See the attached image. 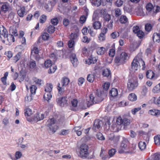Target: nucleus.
<instances>
[{
	"label": "nucleus",
	"mask_w": 160,
	"mask_h": 160,
	"mask_svg": "<svg viewBox=\"0 0 160 160\" xmlns=\"http://www.w3.org/2000/svg\"><path fill=\"white\" fill-rule=\"evenodd\" d=\"M119 21L122 23H125L128 21L127 17L124 15H122L121 16Z\"/></svg>",
	"instance_id": "nucleus-34"
},
{
	"label": "nucleus",
	"mask_w": 160,
	"mask_h": 160,
	"mask_svg": "<svg viewBox=\"0 0 160 160\" xmlns=\"http://www.w3.org/2000/svg\"><path fill=\"white\" fill-rule=\"evenodd\" d=\"M52 97V95L51 94V92H46L44 94L43 98L45 100L49 101Z\"/></svg>",
	"instance_id": "nucleus-29"
},
{
	"label": "nucleus",
	"mask_w": 160,
	"mask_h": 160,
	"mask_svg": "<svg viewBox=\"0 0 160 160\" xmlns=\"http://www.w3.org/2000/svg\"><path fill=\"white\" fill-rule=\"evenodd\" d=\"M30 112V109L29 107L27 108L25 110L24 114L27 120L29 122H30V116L29 112Z\"/></svg>",
	"instance_id": "nucleus-23"
},
{
	"label": "nucleus",
	"mask_w": 160,
	"mask_h": 160,
	"mask_svg": "<svg viewBox=\"0 0 160 160\" xmlns=\"http://www.w3.org/2000/svg\"><path fill=\"white\" fill-rule=\"evenodd\" d=\"M128 99L130 101H133L136 100L137 97L134 93H132L129 95Z\"/></svg>",
	"instance_id": "nucleus-31"
},
{
	"label": "nucleus",
	"mask_w": 160,
	"mask_h": 160,
	"mask_svg": "<svg viewBox=\"0 0 160 160\" xmlns=\"http://www.w3.org/2000/svg\"><path fill=\"white\" fill-rule=\"evenodd\" d=\"M154 142L157 145H159L160 144V135H158L154 137Z\"/></svg>",
	"instance_id": "nucleus-44"
},
{
	"label": "nucleus",
	"mask_w": 160,
	"mask_h": 160,
	"mask_svg": "<svg viewBox=\"0 0 160 160\" xmlns=\"http://www.w3.org/2000/svg\"><path fill=\"white\" fill-rule=\"evenodd\" d=\"M57 67L56 66H52L51 67L50 69L48 70V72L49 74H51L54 73Z\"/></svg>",
	"instance_id": "nucleus-43"
},
{
	"label": "nucleus",
	"mask_w": 160,
	"mask_h": 160,
	"mask_svg": "<svg viewBox=\"0 0 160 160\" xmlns=\"http://www.w3.org/2000/svg\"><path fill=\"white\" fill-rule=\"evenodd\" d=\"M15 156L16 158L15 160H18L21 158L22 156V153L21 152L18 151L16 152Z\"/></svg>",
	"instance_id": "nucleus-45"
},
{
	"label": "nucleus",
	"mask_w": 160,
	"mask_h": 160,
	"mask_svg": "<svg viewBox=\"0 0 160 160\" xmlns=\"http://www.w3.org/2000/svg\"><path fill=\"white\" fill-rule=\"evenodd\" d=\"M95 78V75L93 74H88L87 77V80L90 82H93Z\"/></svg>",
	"instance_id": "nucleus-40"
},
{
	"label": "nucleus",
	"mask_w": 160,
	"mask_h": 160,
	"mask_svg": "<svg viewBox=\"0 0 160 160\" xmlns=\"http://www.w3.org/2000/svg\"><path fill=\"white\" fill-rule=\"evenodd\" d=\"M104 18L105 21L108 22L111 19V17L110 15L107 14L104 16Z\"/></svg>",
	"instance_id": "nucleus-63"
},
{
	"label": "nucleus",
	"mask_w": 160,
	"mask_h": 160,
	"mask_svg": "<svg viewBox=\"0 0 160 160\" xmlns=\"http://www.w3.org/2000/svg\"><path fill=\"white\" fill-rule=\"evenodd\" d=\"M101 122L99 121H95L94 122L93 129L95 130L98 129L101 127Z\"/></svg>",
	"instance_id": "nucleus-28"
},
{
	"label": "nucleus",
	"mask_w": 160,
	"mask_h": 160,
	"mask_svg": "<svg viewBox=\"0 0 160 160\" xmlns=\"http://www.w3.org/2000/svg\"><path fill=\"white\" fill-rule=\"evenodd\" d=\"M91 3L92 6L99 7L101 4L102 1L101 0H94Z\"/></svg>",
	"instance_id": "nucleus-38"
},
{
	"label": "nucleus",
	"mask_w": 160,
	"mask_h": 160,
	"mask_svg": "<svg viewBox=\"0 0 160 160\" xmlns=\"http://www.w3.org/2000/svg\"><path fill=\"white\" fill-rule=\"evenodd\" d=\"M88 146L86 144L83 143L82 144L79 148V156L82 158L87 157L89 159L94 158L95 156L93 152H92L91 155L88 156Z\"/></svg>",
	"instance_id": "nucleus-1"
},
{
	"label": "nucleus",
	"mask_w": 160,
	"mask_h": 160,
	"mask_svg": "<svg viewBox=\"0 0 160 160\" xmlns=\"http://www.w3.org/2000/svg\"><path fill=\"white\" fill-rule=\"evenodd\" d=\"M136 58L138 61V63L139 68L142 66V69L144 70L145 68V64L144 62L142 60V54H138L136 57Z\"/></svg>",
	"instance_id": "nucleus-9"
},
{
	"label": "nucleus",
	"mask_w": 160,
	"mask_h": 160,
	"mask_svg": "<svg viewBox=\"0 0 160 160\" xmlns=\"http://www.w3.org/2000/svg\"><path fill=\"white\" fill-rule=\"evenodd\" d=\"M8 32L7 29L2 26H0V37L2 35L5 38L8 36Z\"/></svg>",
	"instance_id": "nucleus-16"
},
{
	"label": "nucleus",
	"mask_w": 160,
	"mask_h": 160,
	"mask_svg": "<svg viewBox=\"0 0 160 160\" xmlns=\"http://www.w3.org/2000/svg\"><path fill=\"white\" fill-rule=\"evenodd\" d=\"M109 94L112 97H115L118 94V91L117 89L115 88H112L111 90L110 91Z\"/></svg>",
	"instance_id": "nucleus-26"
},
{
	"label": "nucleus",
	"mask_w": 160,
	"mask_h": 160,
	"mask_svg": "<svg viewBox=\"0 0 160 160\" xmlns=\"http://www.w3.org/2000/svg\"><path fill=\"white\" fill-rule=\"evenodd\" d=\"M94 99L95 101V103H98L102 101L103 100V98L102 97H94Z\"/></svg>",
	"instance_id": "nucleus-53"
},
{
	"label": "nucleus",
	"mask_w": 160,
	"mask_h": 160,
	"mask_svg": "<svg viewBox=\"0 0 160 160\" xmlns=\"http://www.w3.org/2000/svg\"><path fill=\"white\" fill-rule=\"evenodd\" d=\"M31 68L33 69L34 71H36L37 70V69L36 67V63L35 61H31Z\"/></svg>",
	"instance_id": "nucleus-42"
},
{
	"label": "nucleus",
	"mask_w": 160,
	"mask_h": 160,
	"mask_svg": "<svg viewBox=\"0 0 160 160\" xmlns=\"http://www.w3.org/2000/svg\"><path fill=\"white\" fill-rule=\"evenodd\" d=\"M146 9L147 11L146 13L147 15L154 17L156 15L155 8L151 3H149L146 5Z\"/></svg>",
	"instance_id": "nucleus-6"
},
{
	"label": "nucleus",
	"mask_w": 160,
	"mask_h": 160,
	"mask_svg": "<svg viewBox=\"0 0 160 160\" xmlns=\"http://www.w3.org/2000/svg\"><path fill=\"white\" fill-rule=\"evenodd\" d=\"M141 107L137 108H134L132 109V112L133 114L135 115L136 113L138 112L139 110H141Z\"/></svg>",
	"instance_id": "nucleus-61"
},
{
	"label": "nucleus",
	"mask_w": 160,
	"mask_h": 160,
	"mask_svg": "<svg viewBox=\"0 0 160 160\" xmlns=\"http://www.w3.org/2000/svg\"><path fill=\"white\" fill-rule=\"evenodd\" d=\"M53 85L52 84L47 83L45 88V91L46 92H51L53 88Z\"/></svg>",
	"instance_id": "nucleus-25"
},
{
	"label": "nucleus",
	"mask_w": 160,
	"mask_h": 160,
	"mask_svg": "<svg viewBox=\"0 0 160 160\" xmlns=\"http://www.w3.org/2000/svg\"><path fill=\"white\" fill-rule=\"evenodd\" d=\"M10 34L16 36L18 35L17 30L16 28H11L10 29Z\"/></svg>",
	"instance_id": "nucleus-36"
},
{
	"label": "nucleus",
	"mask_w": 160,
	"mask_h": 160,
	"mask_svg": "<svg viewBox=\"0 0 160 160\" xmlns=\"http://www.w3.org/2000/svg\"><path fill=\"white\" fill-rule=\"evenodd\" d=\"M97 138L99 140H104L105 139L102 133H98L97 134Z\"/></svg>",
	"instance_id": "nucleus-57"
},
{
	"label": "nucleus",
	"mask_w": 160,
	"mask_h": 160,
	"mask_svg": "<svg viewBox=\"0 0 160 160\" xmlns=\"http://www.w3.org/2000/svg\"><path fill=\"white\" fill-rule=\"evenodd\" d=\"M44 66L46 68H48L52 66V62L51 61L48 60L44 62Z\"/></svg>",
	"instance_id": "nucleus-46"
},
{
	"label": "nucleus",
	"mask_w": 160,
	"mask_h": 160,
	"mask_svg": "<svg viewBox=\"0 0 160 160\" xmlns=\"http://www.w3.org/2000/svg\"><path fill=\"white\" fill-rule=\"evenodd\" d=\"M105 48L101 47L98 48L97 49V53L98 55H102L104 54L105 52Z\"/></svg>",
	"instance_id": "nucleus-27"
},
{
	"label": "nucleus",
	"mask_w": 160,
	"mask_h": 160,
	"mask_svg": "<svg viewBox=\"0 0 160 160\" xmlns=\"http://www.w3.org/2000/svg\"><path fill=\"white\" fill-rule=\"evenodd\" d=\"M152 38L154 42H159L160 41V34L157 33H154L153 36Z\"/></svg>",
	"instance_id": "nucleus-22"
},
{
	"label": "nucleus",
	"mask_w": 160,
	"mask_h": 160,
	"mask_svg": "<svg viewBox=\"0 0 160 160\" xmlns=\"http://www.w3.org/2000/svg\"><path fill=\"white\" fill-rule=\"evenodd\" d=\"M88 107H89L95 103L94 97L91 94L88 98L86 99Z\"/></svg>",
	"instance_id": "nucleus-14"
},
{
	"label": "nucleus",
	"mask_w": 160,
	"mask_h": 160,
	"mask_svg": "<svg viewBox=\"0 0 160 160\" xmlns=\"http://www.w3.org/2000/svg\"><path fill=\"white\" fill-rule=\"evenodd\" d=\"M128 141L127 140H123L122 141L121 146L118 150L120 153H122L126 152V151L128 149Z\"/></svg>",
	"instance_id": "nucleus-7"
},
{
	"label": "nucleus",
	"mask_w": 160,
	"mask_h": 160,
	"mask_svg": "<svg viewBox=\"0 0 160 160\" xmlns=\"http://www.w3.org/2000/svg\"><path fill=\"white\" fill-rule=\"evenodd\" d=\"M32 81L33 83L39 86L41 85L43 82V81L41 79H39L36 77H34L32 79Z\"/></svg>",
	"instance_id": "nucleus-30"
},
{
	"label": "nucleus",
	"mask_w": 160,
	"mask_h": 160,
	"mask_svg": "<svg viewBox=\"0 0 160 160\" xmlns=\"http://www.w3.org/2000/svg\"><path fill=\"white\" fill-rule=\"evenodd\" d=\"M25 84L26 85V88L28 91L29 89L30 88V81L28 80H25Z\"/></svg>",
	"instance_id": "nucleus-59"
},
{
	"label": "nucleus",
	"mask_w": 160,
	"mask_h": 160,
	"mask_svg": "<svg viewBox=\"0 0 160 160\" xmlns=\"http://www.w3.org/2000/svg\"><path fill=\"white\" fill-rule=\"evenodd\" d=\"M131 66V70L134 72H135L136 71L140 69L138 65V61L137 60L136 57L132 61Z\"/></svg>",
	"instance_id": "nucleus-12"
},
{
	"label": "nucleus",
	"mask_w": 160,
	"mask_h": 160,
	"mask_svg": "<svg viewBox=\"0 0 160 160\" xmlns=\"http://www.w3.org/2000/svg\"><path fill=\"white\" fill-rule=\"evenodd\" d=\"M69 132L68 130L63 129L61 131L60 134L65 135L68 134Z\"/></svg>",
	"instance_id": "nucleus-62"
},
{
	"label": "nucleus",
	"mask_w": 160,
	"mask_h": 160,
	"mask_svg": "<svg viewBox=\"0 0 160 160\" xmlns=\"http://www.w3.org/2000/svg\"><path fill=\"white\" fill-rule=\"evenodd\" d=\"M70 58L71 62L74 67H76L78 66V62L77 58L76 57V54L74 53H72L70 57Z\"/></svg>",
	"instance_id": "nucleus-13"
},
{
	"label": "nucleus",
	"mask_w": 160,
	"mask_h": 160,
	"mask_svg": "<svg viewBox=\"0 0 160 160\" xmlns=\"http://www.w3.org/2000/svg\"><path fill=\"white\" fill-rule=\"evenodd\" d=\"M117 123L118 125H122L124 126H127L129 125L130 121L128 118L123 117L122 118L120 117L117 120Z\"/></svg>",
	"instance_id": "nucleus-5"
},
{
	"label": "nucleus",
	"mask_w": 160,
	"mask_h": 160,
	"mask_svg": "<svg viewBox=\"0 0 160 160\" xmlns=\"http://www.w3.org/2000/svg\"><path fill=\"white\" fill-rule=\"evenodd\" d=\"M116 152V150L114 149H112L108 151V154L110 157L113 156Z\"/></svg>",
	"instance_id": "nucleus-56"
},
{
	"label": "nucleus",
	"mask_w": 160,
	"mask_h": 160,
	"mask_svg": "<svg viewBox=\"0 0 160 160\" xmlns=\"http://www.w3.org/2000/svg\"><path fill=\"white\" fill-rule=\"evenodd\" d=\"M101 23L99 21H95L93 22L92 27L95 29H99L101 28Z\"/></svg>",
	"instance_id": "nucleus-18"
},
{
	"label": "nucleus",
	"mask_w": 160,
	"mask_h": 160,
	"mask_svg": "<svg viewBox=\"0 0 160 160\" xmlns=\"http://www.w3.org/2000/svg\"><path fill=\"white\" fill-rule=\"evenodd\" d=\"M47 16L44 15H42L40 17V22L43 23L46 20Z\"/></svg>",
	"instance_id": "nucleus-60"
},
{
	"label": "nucleus",
	"mask_w": 160,
	"mask_h": 160,
	"mask_svg": "<svg viewBox=\"0 0 160 160\" xmlns=\"http://www.w3.org/2000/svg\"><path fill=\"white\" fill-rule=\"evenodd\" d=\"M114 10L115 16L116 17H118L121 14V11L119 8H116Z\"/></svg>",
	"instance_id": "nucleus-50"
},
{
	"label": "nucleus",
	"mask_w": 160,
	"mask_h": 160,
	"mask_svg": "<svg viewBox=\"0 0 160 160\" xmlns=\"http://www.w3.org/2000/svg\"><path fill=\"white\" fill-rule=\"evenodd\" d=\"M25 12V8L23 7L21 8L18 11V13L20 17H23Z\"/></svg>",
	"instance_id": "nucleus-32"
},
{
	"label": "nucleus",
	"mask_w": 160,
	"mask_h": 160,
	"mask_svg": "<svg viewBox=\"0 0 160 160\" xmlns=\"http://www.w3.org/2000/svg\"><path fill=\"white\" fill-rule=\"evenodd\" d=\"M22 56V53L21 52H19L13 58V62L16 63L21 58Z\"/></svg>",
	"instance_id": "nucleus-21"
},
{
	"label": "nucleus",
	"mask_w": 160,
	"mask_h": 160,
	"mask_svg": "<svg viewBox=\"0 0 160 160\" xmlns=\"http://www.w3.org/2000/svg\"><path fill=\"white\" fill-rule=\"evenodd\" d=\"M44 118V115L43 114L37 113L36 114L31 120V122H36L38 121L42 120Z\"/></svg>",
	"instance_id": "nucleus-11"
},
{
	"label": "nucleus",
	"mask_w": 160,
	"mask_h": 160,
	"mask_svg": "<svg viewBox=\"0 0 160 160\" xmlns=\"http://www.w3.org/2000/svg\"><path fill=\"white\" fill-rule=\"evenodd\" d=\"M58 104L61 106H64L67 105V101L65 97L59 98L57 99Z\"/></svg>",
	"instance_id": "nucleus-15"
},
{
	"label": "nucleus",
	"mask_w": 160,
	"mask_h": 160,
	"mask_svg": "<svg viewBox=\"0 0 160 160\" xmlns=\"http://www.w3.org/2000/svg\"><path fill=\"white\" fill-rule=\"evenodd\" d=\"M139 148L141 150H144L146 147V143L145 142L141 141L138 143Z\"/></svg>",
	"instance_id": "nucleus-33"
},
{
	"label": "nucleus",
	"mask_w": 160,
	"mask_h": 160,
	"mask_svg": "<svg viewBox=\"0 0 160 160\" xmlns=\"http://www.w3.org/2000/svg\"><path fill=\"white\" fill-rule=\"evenodd\" d=\"M98 19V15L97 13H94L93 16H92V21L93 22H95V21H98L97 20Z\"/></svg>",
	"instance_id": "nucleus-64"
},
{
	"label": "nucleus",
	"mask_w": 160,
	"mask_h": 160,
	"mask_svg": "<svg viewBox=\"0 0 160 160\" xmlns=\"http://www.w3.org/2000/svg\"><path fill=\"white\" fill-rule=\"evenodd\" d=\"M133 32L137 34V35L140 38H142L144 35V32L140 30L139 27L138 26H134L133 28Z\"/></svg>",
	"instance_id": "nucleus-10"
},
{
	"label": "nucleus",
	"mask_w": 160,
	"mask_h": 160,
	"mask_svg": "<svg viewBox=\"0 0 160 160\" xmlns=\"http://www.w3.org/2000/svg\"><path fill=\"white\" fill-rule=\"evenodd\" d=\"M123 3V2L122 0H117L115 4L117 7H120L122 5Z\"/></svg>",
	"instance_id": "nucleus-49"
},
{
	"label": "nucleus",
	"mask_w": 160,
	"mask_h": 160,
	"mask_svg": "<svg viewBox=\"0 0 160 160\" xmlns=\"http://www.w3.org/2000/svg\"><path fill=\"white\" fill-rule=\"evenodd\" d=\"M37 89V87L36 86L33 85L31 86V93L34 95Z\"/></svg>",
	"instance_id": "nucleus-51"
},
{
	"label": "nucleus",
	"mask_w": 160,
	"mask_h": 160,
	"mask_svg": "<svg viewBox=\"0 0 160 160\" xmlns=\"http://www.w3.org/2000/svg\"><path fill=\"white\" fill-rule=\"evenodd\" d=\"M129 58L128 55L125 52H122L120 56H117L115 58V62L116 63L123 64L125 62V61L128 60Z\"/></svg>",
	"instance_id": "nucleus-3"
},
{
	"label": "nucleus",
	"mask_w": 160,
	"mask_h": 160,
	"mask_svg": "<svg viewBox=\"0 0 160 160\" xmlns=\"http://www.w3.org/2000/svg\"><path fill=\"white\" fill-rule=\"evenodd\" d=\"M42 39L44 40H46L48 39L49 36V34L48 33L45 32L42 35Z\"/></svg>",
	"instance_id": "nucleus-55"
},
{
	"label": "nucleus",
	"mask_w": 160,
	"mask_h": 160,
	"mask_svg": "<svg viewBox=\"0 0 160 160\" xmlns=\"http://www.w3.org/2000/svg\"><path fill=\"white\" fill-rule=\"evenodd\" d=\"M12 35L8 34V36L6 37L5 38H7V40L9 42H13L15 41L14 37Z\"/></svg>",
	"instance_id": "nucleus-37"
},
{
	"label": "nucleus",
	"mask_w": 160,
	"mask_h": 160,
	"mask_svg": "<svg viewBox=\"0 0 160 160\" xmlns=\"http://www.w3.org/2000/svg\"><path fill=\"white\" fill-rule=\"evenodd\" d=\"M148 113L152 115L156 116L160 114V111L158 109H153L149 110Z\"/></svg>",
	"instance_id": "nucleus-17"
},
{
	"label": "nucleus",
	"mask_w": 160,
	"mask_h": 160,
	"mask_svg": "<svg viewBox=\"0 0 160 160\" xmlns=\"http://www.w3.org/2000/svg\"><path fill=\"white\" fill-rule=\"evenodd\" d=\"M88 32L90 35L92 37H94L95 36L96 34L93 32V29L92 28L90 27L89 26L88 27Z\"/></svg>",
	"instance_id": "nucleus-48"
},
{
	"label": "nucleus",
	"mask_w": 160,
	"mask_h": 160,
	"mask_svg": "<svg viewBox=\"0 0 160 160\" xmlns=\"http://www.w3.org/2000/svg\"><path fill=\"white\" fill-rule=\"evenodd\" d=\"M31 52L32 54L33 53L34 54H36V56H38V54L39 53V50L38 48L35 46H33Z\"/></svg>",
	"instance_id": "nucleus-52"
},
{
	"label": "nucleus",
	"mask_w": 160,
	"mask_h": 160,
	"mask_svg": "<svg viewBox=\"0 0 160 160\" xmlns=\"http://www.w3.org/2000/svg\"><path fill=\"white\" fill-rule=\"evenodd\" d=\"M109 139L113 141L115 143L118 142L119 140L120 137L118 136H113L112 137L109 138Z\"/></svg>",
	"instance_id": "nucleus-41"
},
{
	"label": "nucleus",
	"mask_w": 160,
	"mask_h": 160,
	"mask_svg": "<svg viewBox=\"0 0 160 160\" xmlns=\"http://www.w3.org/2000/svg\"><path fill=\"white\" fill-rule=\"evenodd\" d=\"M138 86L137 82L134 81L131 79L128 80V88L130 91H132Z\"/></svg>",
	"instance_id": "nucleus-8"
},
{
	"label": "nucleus",
	"mask_w": 160,
	"mask_h": 160,
	"mask_svg": "<svg viewBox=\"0 0 160 160\" xmlns=\"http://www.w3.org/2000/svg\"><path fill=\"white\" fill-rule=\"evenodd\" d=\"M55 122L56 120L54 118L50 119L48 121V129L49 131H52L53 133H54L58 128V126L54 125Z\"/></svg>",
	"instance_id": "nucleus-4"
},
{
	"label": "nucleus",
	"mask_w": 160,
	"mask_h": 160,
	"mask_svg": "<svg viewBox=\"0 0 160 160\" xmlns=\"http://www.w3.org/2000/svg\"><path fill=\"white\" fill-rule=\"evenodd\" d=\"M111 36L113 38H115L119 36V33L117 32H114L111 34Z\"/></svg>",
	"instance_id": "nucleus-58"
},
{
	"label": "nucleus",
	"mask_w": 160,
	"mask_h": 160,
	"mask_svg": "<svg viewBox=\"0 0 160 160\" xmlns=\"http://www.w3.org/2000/svg\"><path fill=\"white\" fill-rule=\"evenodd\" d=\"M69 82V79L68 78L64 77L62 79L61 84L58 83L57 86V89L60 94L64 92L65 87L68 84Z\"/></svg>",
	"instance_id": "nucleus-2"
},
{
	"label": "nucleus",
	"mask_w": 160,
	"mask_h": 160,
	"mask_svg": "<svg viewBox=\"0 0 160 160\" xmlns=\"http://www.w3.org/2000/svg\"><path fill=\"white\" fill-rule=\"evenodd\" d=\"M154 73L151 70H149L147 71L146 73L147 78L150 79H152L154 77Z\"/></svg>",
	"instance_id": "nucleus-19"
},
{
	"label": "nucleus",
	"mask_w": 160,
	"mask_h": 160,
	"mask_svg": "<svg viewBox=\"0 0 160 160\" xmlns=\"http://www.w3.org/2000/svg\"><path fill=\"white\" fill-rule=\"evenodd\" d=\"M136 12L137 15H138L142 16H144L145 15V14L144 12L143 9L142 8H138Z\"/></svg>",
	"instance_id": "nucleus-35"
},
{
	"label": "nucleus",
	"mask_w": 160,
	"mask_h": 160,
	"mask_svg": "<svg viewBox=\"0 0 160 160\" xmlns=\"http://www.w3.org/2000/svg\"><path fill=\"white\" fill-rule=\"evenodd\" d=\"M10 8L9 5L7 2L4 3L1 7L2 11L6 12Z\"/></svg>",
	"instance_id": "nucleus-24"
},
{
	"label": "nucleus",
	"mask_w": 160,
	"mask_h": 160,
	"mask_svg": "<svg viewBox=\"0 0 160 160\" xmlns=\"http://www.w3.org/2000/svg\"><path fill=\"white\" fill-rule=\"evenodd\" d=\"M48 32L49 33H52L55 31V28L53 25H50L47 28Z\"/></svg>",
	"instance_id": "nucleus-39"
},
{
	"label": "nucleus",
	"mask_w": 160,
	"mask_h": 160,
	"mask_svg": "<svg viewBox=\"0 0 160 160\" xmlns=\"http://www.w3.org/2000/svg\"><path fill=\"white\" fill-rule=\"evenodd\" d=\"M152 92L154 93H158L160 92V88L158 85H157L152 89Z\"/></svg>",
	"instance_id": "nucleus-54"
},
{
	"label": "nucleus",
	"mask_w": 160,
	"mask_h": 160,
	"mask_svg": "<svg viewBox=\"0 0 160 160\" xmlns=\"http://www.w3.org/2000/svg\"><path fill=\"white\" fill-rule=\"evenodd\" d=\"M160 157V155L157 153L154 154L152 156V158L150 159L152 160H159Z\"/></svg>",
	"instance_id": "nucleus-47"
},
{
	"label": "nucleus",
	"mask_w": 160,
	"mask_h": 160,
	"mask_svg": "<svg viewBox=\"0 0 160 160\" xmlns=\"http://www.w3.org/2000/svg\"><path fill=\"white\" fill-rule=\"evenodd\" d=\"M102 74L105 77L108 78H111V77L110 71L108 69H104L102 72Z\"/></svg>",
	"instance_id": "nucleus-20"
}]
</instances>
